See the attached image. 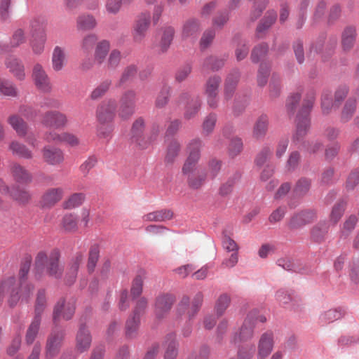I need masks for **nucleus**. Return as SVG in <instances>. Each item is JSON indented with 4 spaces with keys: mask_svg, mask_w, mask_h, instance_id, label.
Segmentation results:
<instances>
[{
    "mask_svg": "<svg viewBox=\"0 0 359 359\" xmlns=\"http://www.w3.org/2000/svg\"><path fill=\"white\" fill-rule=\"evenodd\" d=\"M335 107V103L332 102L331 93L329 90L323 91L321 97V107L323 113L328 114Z\"/></svg>",
    "mask_w": 359,
    "mask_h": 359,
    "instance_id": "53",
    "label": "nucleus"
},
{
    "mask_svg": "<svg viewBox=\"0 0 359 359\" xmlns=\"http://www.w3.org/2000/svg\"><path fill=\"white\" fill-rule=\"evenodd\" d=\"M224 59L210 56L204 60L203 65L205 68H210L215 71L221 69L224 65Z\"/></svg>",
    "mask_w": 359,
    "mask_h": 359,
    "instance_id": "63",
    "label": "nucleus"
},
{
    "mask_svg": "<svg viewBox=\"0 0 359 359\" xmlns=\"http://www.w3.org/2000/svg\"><path fill=\"white\" fill-rule=\"evenodd\" d=\"M7 123L19 137H23L27 134L28 125L19 115L12 114L9 116L7 118Z\"/></svg>",
    "mask_w": 359,
    "mask_h": 359,
    "instance_id": "27",
    "label": "nucleus"
},
{
    "mask_svg": "<svg viewBox=\"0 0 359 359\" xmlns=\"http://www.w3.org/2000/svg\"><path fill=\"white\" fill-rule=\"evenodd\" d=\"M173 217V213L170 210H160L149 212L143 217V219L147 222H163L169 220Z\"/></svg>",
    "mask_w": 359,
    "mask_h": 359,
    "instance_id": "34",
    "label": "nucleus"
},
{
    "mask_svg": "<svg viewBox=\"0 0 359 359\" xmlns=\"http://www.w3.org/2000/svg\"><path fill=\"white\" fill-rule=\"evenodd\" d=\"M315 98V93L313 90L309 92L304 98L301 108L297 114L295 124L296 136L297 139L304 136L309 129V114L313 108Z\"/></svg>",
    "mask_w": 359,
    "mask_h": 359,
    "instance_id": "3",
    "label": "nucleus"
},
{
    "mask_svg": "<svg viewBox=\"0 0 359 359\" xmlns=\"http://www.w3.org/2000/svg\"><path fill=\"white\" fill-rule=\"evenodd\" d=\"M231 297L226 293L221 294L217 299L214 307L215 314L217 317L223 316L231 304Z\"/></svg>",
    "mask_w": 359,
    "mask_h": 359,
    "instance_id": "36",
    "label": "nucleus"
},
{
    "mask_svg": "<svg viewBox=\"0 0 359 359\" xmlns=\"http://www.w3.org/2000/svg\"><path fill=\"white\" fill-rule=\"evenodd\" d=\"M122 58L121 53L118 49H113L109 54L106 62L107 69L114 70L118 67Z\"/></svg>",
    "mask_w": 359,
    "mask_h": 359,
    "instance_id": "48",
    "label": "nucleus"
},
{
    "mask_svg": "<svg viewBox=\"0 0 359 359\" xmlns=\"http://www.w3.org/2000/svg\"><path fill=\"white\" fill-rule=\"evenodd\" d=\"M269 118L266 114L260 115L253 127L252 134L257 139L263 138L267 133Z\"/></svg>",
    "mask_w": 359,
    "mask_h": 359,
    "instance_id": "29",
    "label": "nucleus"
},
{
    "mask_svg": "<svg viewBox=\"0 0 359 359\" xmlns=\"http://www.w3.org/2000/svg\"><path fill=\"white\" fill-rule=\"evenodd\" d=\"M111 85V81L110 79L104 80L92 91L90 98L93 100L100 98L107 92Z\"/></svg>",
    "mask_w": 359,
    "mask_h": 359,
    "instance_id": "56",
    "label": "nucleus"
},
{
    "mask_svg": "<svg viewBox=\"0 0 359 359\" xmlns=\"http://www.w3.org/2000/svg\"><path fill=\"white\" fill-rule=\"evenodd\" d=\"M60 225L66 232L75 231L78 227V217L73 213L65 214L62 218Z\"/></svg>",
    "mask_w": 359,
    "mask_h": 359,
    "instance_id": "40",
    "label": "nucleus"
},
{
    "mask_svg": "<svg viewBox=\"0 0 359 359\" xmlns=\"http://www.w3.org/2000/svg\"><path fill=\"white\" fill-rule=\"evenodd\" d=\"M110 50V43L107 40L99 41L95 46L94 52V60L99 64H102L105 60Z\"/></svg>",
    "mask_w": 359,
    "mask_h": 359,
    "instance_id": "31",
    "label": "nucleus"
},
{
    "mask_svg": "<svg viewBox=\"0 0 359 359\" xmlns=\"http://www.w3.org/2000/svg\"><path fill=\"white\" fill-rule=\"evenodd\" d=\"M0 93L5 96L16 97L18 95L15 85L6 79L0 80Z\"/></svg>",
    "mask_w": 359,
    "mask_h": 359,
    "instance_id": "50",
    "label": "nucleus"
},
{
    "mask_svg": "<svg viewBox=\"0 0 359 359\" xmlns=\"http://www.w3.org/2000/svg\"><path fill=\"white\" fill-rule=\"evenodd\" d=\"M316 218V214L313 210H304L295 215L293 218V227L301 226L312 222Z\"/></svg>",
    "mask_w": 359,
    "mask_h": 359,
    "instance_id": "37",
    "label": "nucleus"
},
{
    "mask_svg": "<svg viewBox=\"0 0 359 359\" xmlns=\"http://www.w3.org/2000/svg\"><path fill=\"white\" fill-rule=\"evenodd\" d=\"M83 257L84 256L82 252H77L70 260L65 278V281L67 285H71L75 282L79 266L83 262Z\"/></svg>",
    "mask_w": 359,
    "mask_h": 359,
    "instance_id": "23",
    "label": "nucleus"
},
{
    "mask_svg": "<svg viewBox=\"0 0 359 359\" xmlns=\"http://www.w3.org/2000/svg\"><path fill=\"white\" fill-rule=\"evenodd\" d=\"M100 257V250L96 245L90 248L88 255L87 269L88 271L91 273L95 271L97 262Z\"/></svg>",
    "mask_w": 359,
    "mask_h": 359,
    "instance_id": "52",
    "label": "nucleus"
},
{
    "mask_svg": "<svg viewBox=\"0 0 359 359\" xmlns=\"http://www.w3.org/2000/svg\"><path fill=\"white\" fill-rule=\"evenodd\" d=\"M86 198L85 194L75 193L71 195L63 203L65 209H73L83 204Z\"/></svg>",
    "mask_w": 359,
    "mask_h": 359,
    "instance_id": "45",
    "label": "nucleus"
},
{
    "mask_svg": "<svg viewBox=\"0 0 359 359\" xmlns=\"http://www.w3.org/2000/svg\"><path fill=\"white\" fill-rule=\"evenodd\" d=\"M140 323V317L132 314L126 323V334L128 337H134L137 332Z\"/></svg>",
    "mask_w": 359,
    "mask_h": 359,
    "instance_id": "42",
    "label": "nucleus"
},
{
    "mask_svg": "<svg viewBox=\"0 0 359 359\" xmlns=\"http://www.w3.org/2000/svg\"><path fill=\"white\" fill-rule=\"evenodd\" d=\"M92 337L85 325H81L76 337V349L79 353L87 351L91 345Z\"/></svg>",
    "mask_w": 359,
    "mask_h": 359,
    "instance_id": "24",
    "label": "nucleus"
},
{
    "mask_svg": "<svg viewBox=\"0 0 359 359\" xmlns=\"http://www.w3.org/2000/svg\"><path fill=\"white\" fill-rule=\"evenodd\" d=\"M116 109V102L114 100H108L102 102L96 110V116L100 123H106L114 117Z\"/></svg>",
    "mask_w": 359,
    "mask_h": 359,
    "instance_id": "14",
    "label": "nucleus"
},
{
    "mask_svg": "<svg viewBox=\"0 0 359 359\" xmlns=\"http://www.w3.org/2000/svg\"><path fill=\"white\" fill-rule=\"evenodd\" d=\"M276 20V13L273 11L269 12L262 20L257 27V33L262 34L269 29Z\"/></svg>",
    "mask_w": 359,
    "mask_h": 359,
    "instance_id": "49",
    "label": "nucleus"
},
{
    "mask_svg": "<svg viewBox=\"0 0 359 359\" xmlns=\"http://www.w3.org/2000/svg\"><path fill=\"white\" fill-rule=\"evenodd\" d=\"M243 149V143L241 138L235 137L231 139L228 146V154L231 158L238 156Z\"/></svg>",
    "mask_w": 359,
    "mask_h": 359,
    "instance_id": "46",
    "label": "nucleus"
},
{
    "mask_svg": "<svg viewBox=\"0 0 359 359\" xmlns=\"http://www.w3.org/2000/svg\"><path fill=\"white\" fill-rule=\"evenodd\" d=\"M356 109V100L349 98L343 108L341 113V119L344 121H348L353 116Z\"/></svg>",
    "mask_w": 359,
    "mask_h": 359,
    "instance_id": "55",
    "label": "nucleus"
},
{
    "mask_svg": "<svg viewBox=\"0 0 359 359\" xmlns=\"http://www.w3.org/2000/svg\"><path fill=\"white\" fill-rule=\"evenodd\" d=\"M66 55L65 50L60 46L55 47L52 54V67L54 71H61L65 67Z\"/></svg>",
    "mask_w": 359,
    "mask_h": 359,
    "instance_id": "33",
    "label": "nucleus"
},
{
    "mask_svg": "<svg viewBox=\"0 0 359 359\" xmlns=\"http://www.w3.org/2000/svg\"><path fill=\"white\" fill-rule=\"evenodd\" d=\"M165 346H166V351L164 359H175L177 355V343L174 334H170L166 337Z\"/></svg>",
    "mask_w": 359,
    "mask_h": 359,
    "instance_id": "41",
    "label": "nucleus"
},
{
    "mask_svg": "<svg viewBox=\"0 0 359 359\" xmlns=\"http://www.w3.org/2000/svg\"><path fill=\"white\" fill-rule=\"evenodd\" d=\"M137 66L135 64H130L126 66L121 74L117 86H121L123 83L133 79L137 72Z\"/></svg>",
    "mask_w": 359,
    "mask_h": 359,
    "instance_id": "43",
    "label": "nucleus"
},
{
    "mask_svg": "<svg viewBox=\"0 0 359 359\" xmlns=\"http://www.w3.org/2000/svg\"><path fill=\"white\" fill-rule=\"evenodd\" d=\"M60 252L57 250H53L48 257L43 251L39 252L34 261V273L36 279H41L45 273L55 278H61L62 269L59 264Z\"/></svg>",
    "mask_w": 359,
    "mask_h": 359,
    "instance_id": "2",
    "label": "nucleus"
},
{
    "mask_svg": "<svg viewBox=\"0 0 359 359\" xmlns=\"http://www.w3.org/2000/svg\"><path fill=\"white\" fill-rule=\"evenodd\" d=\"M217 122V115L215 114H208L203 123V132L205 135H210L214 130Z\"/></svg>",
    "mask_w": 359,
    "mask_h": 359,
    "instance_id": "62",
    "label": "nucleus"
},
{
    "mask_svg": "<svg viewBox=\"0 0 359 359\" xmlns=\"http://www.w3.org/2000/svg\"><path fill=\"white\" fill-rule=\"evenodd\" d=\"M297 6L296 8V15L297 21L296 23V27L300 29L302 27L305 20L307 8L309 5L310 0H297Z\"/></svg>",
    "mask_w": 359,
    "mask_h": 359,
    "instance_id": "39",
    "label": "nucleus"
},
{
    "mask_svg": "<svg viewBox=\"0 0 359 359\" xmlns=\"http://www.w3.org/2000/svg\"><path fill=\"white\" fill-rule=\"evenodd\" d=\"M239 178L240 175L238 173H236L230 177L228 180L220 187L219 190V194L222 196L229 195L232 191L233 185Z\"/></svg>",
    "mask_w": 359,
    "mask_h": 359,
    "instance_id": "57",
    "label": "nucleus"
},
{
    "mask_svg": "<svg viewBox=\"0 0 359 359\" xmlns=\"http://www.w3.org/2000/svg\"><path fill=\"white\" fill-rule=\"evenodd\" d=\"M151 22V15L148 11L142 12L136 18L133 27V39L135 42H141L145 37Z\"/></svg>",
    "mask_w": 359,
    "mask_h": 359,
    "instance_id": "11",
    "label": "nucleus"
},
{
    "mask_svg": "<svg viewBox=\"0 0 359 359\" xmlns=\"http://www.w3.org/2000/svg\"><path fill=\"white\" fill-rule=\"evenodd\" d=\"M181 150V144L177 140H172L168 144L165 156V163L171 165L176 161Z\"/></svg>",
    "mask_w": 359,
    "mask_h": 359,
    "instance_id": "32",
    "label": "nucleus"
},
{
    "mask_svg": "<svg viewBox=\"0 0 359 359\" xmlns=\"http://www.w3.org/2000/svg\"><path fill=\"white\" fill-rule=\"evenodd\" d=\"M15 279L13 277H9L0 282V306L4 302L5 294L9 295L11 287L15 285Z\"/></svg>",
    "mask_w": 359,
    "mask_h": 359,
    "instance_id": "60",
    "label": "nucleus"
},
{
    "mask_svg": "<svg viewBox=\"0 0 359 359\" xmlns=\"http://www.w3.org/2000/svg\"><path fill=\"white\" fill-rule=\"evenodd\" d=\"M269 47L266 43H260L254 47L251 53V60L254 63H257L264 58L268 53Z\"/></svg>",
    "mask_w": 359,
    "mask_h": 359,
    "instance_id": "51",
    "label": "nucleus"
},
{
    "mask_svg": "<svg viewBox=\"0 0 359 359\" xmlns=\"http://www.w3.org/2000/svg\"><path fill=\"white\" fill-rule=\"evenodd\" d=\"M249 53V46L245 40H241L235 49L236 60L240 62L244 60Z\"/></svg>",
    "mask_w": 359,
    "mask_h": 359,
    "instance_id": "64",
    "label": "nucleus"
},
{
    "mask_svg": "<svg viewBox=\"0 0 359 359\" xmlns=\"http://www.w3.org/2000/svg\"><path fill=\"white\" fill-rule=\"evenodd\" d=\"M175 34V29L172 27H167L163 31L160 41V47L163 52L166 51L170 46Z\"/></svg>",
    "mask_w": 359,
    "mask_h": 359,
    "instance_id": "47",
    "label": "nucleus"
},
{
    "mask_svg": "<svg viewBox=\"0 0 359 359\" xmlns=\"http://www.w3.org/2000/svg\"><path fill=\"white\" fill-rule=\"evenodd\" d=\"M346 208V203L341 201L337 203L332 208L330 219L332 222L336 224L342 217Z\"/></svg>",
    "mask_w": 359,
    "mask_h": 359,
    "instance_id": "54",
    "label": "nucleus"
},
{
    "mask_svg": "<svg viewBox=\"0 0 359 359\" xmlns=\"http://www.w3.org/2000/svg\"><path fill=\"white\" fill-rule=\"evenodd\" d=\"M175 302V297L170 293H162L157 296L154 304V313L158 319L165 317Z\"/></svg>",
    "mask_w": 359,
    "mask_h": 359,
    "instance_id": "10",
    "label": "nucleus"
},
{
    "mask_svg": "<svg viewBox=\"0 0 359 359\" xmlns=\"http://www.w3.org/2000/svg\"><path fill=\"white\" fill-rule=\"evenodd\" d=\"M273 334L271 332L263 333L258 342V359H264L272 352L273 348Z\"/></svg>",
    "mask_w": 359,
    "mask_h": 359,
    "instance_id": "21",
    "label": "nucleus"
},
{
    "mask_svg": "<svg viewBox=\"0 0 359 359\" xmlns=\"http://www.w3.org/2000/svg\"><path fill=\"white\" fill-rule=\"evenodd\" d=\"M357 37L356 28L353 26L346 27L341 36V45L343 51L349 52L354 46Z\"/></svg>",
    "mask_w": 359,
    "mask_h": 359,
    "instance_id": "25",
    "label": "nucleus"
},
{
    "mask_svg": "<svg viewBox=\"0 0 359 359\" xmlns=\"http://www.w3.org/2000/svg\"><path fill=\"white\" fill-rule=\"evenodd\" d=\"M203 294L201 292H198L194 297L191 303H190V298L187 295L182 297L177 308L179 315L187 314L189 320L193 319L199 311L203 302Z\"/></svg>",
    "mask_w": 359,
    "mask_h": 359,
    "instance_id": "5",
    "label": "nucleus"
},
{
    "mask_svg": "<svg viewBox=\"0 0 359 359\" xmlns=\"http://www.w3.org/2000/svg\"><path fill=\"white\" fill-rule=\"evenodd\" d=\"M201 31V25L198 19L190 18L186 20L181 28V37L183 40L194 42Z\"/></svg>",
    "mask_w": 359,
    "mask_h": 359,
    "instance_id": "13",
    "label": "nucleus"
},
{
    "mask_svg": "<svg viewBox=\"0 0 359 359\" xmlns=\"http://www.w3.org/2000/svg\"><path fill=\"white\" fill-rule=\"evenodd\" d=\"M41 123L49 128H63L67 123V116L57 111H50L44 114L42 117Z\"/></svg>",
    "mask_w": 359,
    "mask_h": 359,
    "instance_id": "16",
    "label": "nucleus"
},
{
    "mask_svg": "<svg viewBox=\"0 0 359 359\" xmlns=\"http://www.w3.org/2000/svg\"><path fill=\"white\" fill-rule=\"evenodd\" d=\"M144 130V121L143 118H138L133 124L131 133L133 140L137 142L140 145V143L139 142V138L142 135Z\"/></svg>",
    "mask_w": 359,
    "mask_h": 359,
    "instance_id": "59",
    "label": "nucleus"
},
{
    "mask_svg": "<svg viewBox=\"0 0 359 359\" xmlns=\"http://www.w3.org/2000/svg\"><path fill=\"white\" fill-rule=\"evenodd\" d=\"M240 77L241 72L238 69H233L227 75L224 86V98L225 100L228 101L233 97Z\"/></svg>",
    "mask_w": 359,
    "mask_h": 359,
    "instance_id": "22",
    "label": "nucleus"
},
{
    "mask_svg": "<svg viewBox=\"0 0 359 359\" xmlns=\"http://www.w3.org/2000/svg\"><path fill=\"white\" fill-rule=\"evenodd\" d=\"M75 311V306L73 302H65L60 299L55 306L53 311V321L55 323L60 318L69 320L72 318Z\"/></svg>",
    "mask_w": 359,
    "mask_h": 359,
    "instance_id": "19",
    "label": "nucleus"
},
{
    "mask_svg": "<svg viewBox=\"0 0 359 359\" xmlns=\"http://www.w3.org/2000/svg\"><path fill=\"white\" fill-rule=\"evenodd\" d=\"M187 100L189 101L185 108L184 117L185 119L190 120L194 118L199 111L202 101L198 95L190 98V95L187 93H183L179 96L177 103L180 104Z\"/></svg>",
    "mask_w": 359,
    "mask_h": 359,
    "instance_id": "12",
    "label": "nucleus"
},
{
    "mask_svg": "<svg viewBox=\"0 0 359 359\" xmlns=\"http://www.w3.org/2000/svg\"><path fill=\"white\" fill-rule=\"evenodd\" d=\"M41 153L43 161L48 165H59L65 159L63 151L57 147L45 146L41 149Z\"/></svg>",
    "mask_w": 359,
    "mask_h": 359,
    "instance_id": "20",
    "label": "nucleus"
},
{
    "mask_svg": "<svg viewBox=\"0 0 359 359\" xmlns=\"http://www.w3.org/2000/svg\"><path fill=\"white\" fill-rule=\"evenodd\" d=\"M8 149L14 156L19 158L32 159L34 156V153L25 144L16 140L9 144Z\"/></svg>",
    "mask_w": 359,
    "mask_h": 359,
    "instance_id": "28",
    "label": "nucleus"
},
{
    "mask_svg": "<svg viewBox=\"0 0 359 359\" xmlns=\"http://www.w3.org/2000/svg\"><path fill=\"white\" fill-rule=\"evenodd\" d=\"M270 74V67L266 63H261L257 73V84L260 87H264L268 82V78Z\"/></svg>",
    "mask_w": 359,
    "mask_h": 359,
    "instance_id": "58",
    "label": "nucleus"
},
{
    "mask_svg": "<svg viewBox=\"0 0 359 359\" xmlns=\"http://www.w3.org/2000/svg\"><path fill=\"white\" fill-rule=\"evenodd\" d=\"M10 172L13 180L21 184H28L33 180L32 173L25 167L13 162L10 165Z\"/></svg>",
    "mask_w": 359,
    "mask_h": 359,
    "instance_id": "18",
    "label": "nucleus"
},
{
    "mask_svg": "<svg viewBox=\"0 0 359 359\" xmlns=\"http://www.w3.org/2000/svg\"><path fill=\"white\" fill-rule=\"evenodd\" d=\"M257 314V309H253L250 311L244 319L241 326L235 330L231 337V343L233 344H240L252 339L254 337L255 318Z\"/></svg>",
    "mask_w": 359,
    "mask_h": 359,
    "instance_id": "4",
    "label": "nucleus"
},
{
    "mask_svg": "<svg viewBox=\"0 0 359 359\" xmlns=\"http://www.w3.org/2000/svg\"><path fill=\"white\" fill-rule=\"evenodd\" d=\"M6 67L8 72L18 81H24L26 78L25 67L23 62L15 56H9L5 60Z\"/></svg>",
    "mask_w": 359,
    "mask_h": 359,
    "instance_id": "17",
    "label": "nucleus"
},
{
    "mask_svg": "<svg viewBox=\"0 0 359 359\" xmlns=\"http://www.w3.org/2000/svg\"><path fill=\"white\" fill-rule=\"evenodd\" d=\"M13 200L20 203H27L31 199V194L25 189L18 186H13L10 189V193L8 194Z\"/></svg>",
    "mask_w": 359,
    "mask_h": 359,
    "instance_id": "35",
    "label": "nucleus"
},
{
    "mask_svg": "<svg viewBox=\"0 0 359 359\" xmlns=\"http://www.w3.org/2000/svg\"><path fill=\"white\" fill-rule=\"evenodd\" d=\"M26 41L25 32L22 29H17L13 32L9 45L0 44V53L10 51V48H16L24 43Z\"/></svg>",
    "mask_w": 359,
    "mask_h": 359,
    "instance_id": "30",
    "label": "nucleus"
},
{
    "mask_svg": "<svg viewBox=\"0 0 359 359\" xmlns=\"http://www.w3.org/2000/svg\"><path fill=\"white\" fill-rule=\"evenodd\" d=\"M64 337L63 330L51 332L46 341L44 359H54L58 355Z\"/></svg>",
    "mask_w": 359,
    "mask_h": 359,
    "instance_id": "7",
    "label": "nucleus"
},
{
    "mask_svg": "<svg viewBox=\"0 0 359 359\" xmlns=\"http://www.w3.org/2000/svg\"><path fill=\"white\" fill-rule=\"evenodd\" d=\"M221 78L219 76H210L204 86V94L206 96L207 103L210 108L215 109L219 104V89Z\"/></svg>",
    "mask_w": 359,
    "mask_h": 359,
    "instance_id": "8",
    "label": "nucleus"
},
{
    "mask_svg": "<svg viewBox=\"0 0 359 359\" xmlns=\"http://www.w3.org/2000/svg\"><path fill=\"white\" fill-rule=\"evenodd\" d=\"M203 145V141L198 137L192 139L188 143V156L182 169L183 175L187 177L189 187L194 189H200L204 184L207 177L205 170L197 167Z\"/></svg>",
    "mask_w": 359,
    "mask_h": 359,
    "instance_id": "1",
    "label": "nucleus"
},
{
    "mask_svg": "<svg viewBox=\"0 0 359 359\" xmlns=\"http://www.w3.org/2000/svg\"><path fill=\"white\" fill-rule=\"evenodd\" d=\"M97 25L95 17L90 13L79 15L76 20V27L78 31L86 32L94 29Z\"/></svg>",
    "mask_w": 359,
    "mask_h": 359,
    "instance_id": "26",
    "label": "nucleus"
},
{
    "mask_svg": "<svg viewBox=\"0 0 359 359\" xmlns=\"http://www.w3.org/2000/svg\"><path fill=\"white\" fill-rule=\"evenodd\" d=\"M65 191L62 187H52L46 189L41 198L43 208H50L59 203L63 198Z\"/></svg>",
    "mask_w": 359,
    "mask_h": 359,
    "instance_id": "15",
    "label": "nucleus"
},
{
    "mask_svg": "<svg viewBox=\"0 0 359 359\" xmlns=\"http://www.w3.org/2000/svg\"><path fill=\"white\" fill-rule=\"evenodd\" d=\"M329 225L326 222L318 223L311 230L312 238L317 242L321 241L327 233Z\"/></svg>",
    "mask_w": 359,
    "mask_h": 359,
    "instance_id": "44",
    "label": "nucleus"
},
{
    "mask_svg": "<svg viewBox=\"0 0 359 359\" xmlns=\"http://www.w3.org/2000/svg\"><path fill=\"white\" fill-rule=\"evenodd\" d=\"M32 79L38 90L43 93H49L52 90L50 78L43 66L36 63L34 65L32 72Z\"/></svg>",
    "mask_w": 359,
    "mask_h": 359,
    "instance_id": "9",
    "label": "nucleus"
},
{
    "mask_svg": "<svg viewBox=\"0 0 359 359\" xmlns=\"http://www.w3.org/2000/svg\"><path fill=\"white\" fill-rule=\"evenodd\" d=\"M41 320V318L40 316H34V318L29 326L25 335V341L27 344H32L34 341L39 333Z\"/></svg>",
    "mask_w": 359,
    "mask_h": 359,
    "instance_id": "38",
    "label": "nucleus"
},
{
    "mask_svg": "<svg viewBox=\"0 0 359 359\" xmlns=\"http://www.w3.org/2000/svg\"><path fill=\"white\" fill-rule=\"evenodd\" d=\"M358 222V218L355 215L349 216L344 222L341 229V233L342 236H348L351 231L355 229Z\"/></svg>",
    "mask_w": 359,
    "mask_h": 359,
    "instance_id": "61",
    "label": "nucleus"
},
{
    "mask_svg": "<svg viewBox=\"0 0 359 359\" xmlns=\"http://www.w3.org/2000/svg\"><path fill=\"white\" fill-rule=\"evenodd\" d=\"M34 290V285L26 280H20L18 287H11L10 294L7 298V303L11 308L15 306L21 302H27Z\"/></svg>",
    "mask_w": 359,
    "mask_h": 359,
    "instance_id": "6",
    "label": "nucleus"
}]
</instances>
